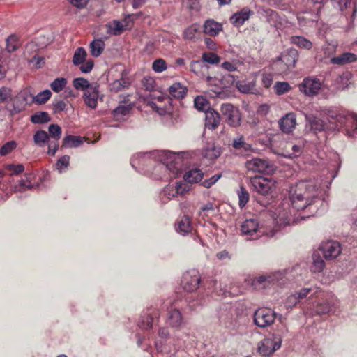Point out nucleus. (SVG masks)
Segmentation results:
<instances>
[{
	"mask_svg": "<svg viewBox=\"0 0 357 357\" xmlns=\"http://www.w3.org/2000/svg\"><path fill=\"white\" fill-rule=\"evenodd\" d=\"M69 162L70 157L68 155H63L58 160L56 166L59 173L64 172L68 168Z\"/></svg>",
	"mask_w": 357,
	"mask_h": 357,
	"instance_id": "nucleus-58",
	"label": "nucleus"
},
{
	"mask_svg": "<svg viewBox=\"0 0 357 357\" xmlns=\"http://www.w3.org/2000/svg\"><path fill=\"white\" fill-rule=\"evenodd\" d=\"M204 66L203 61H192L190 65V70L198 75L200 73L201 68Z\"/></svg>",
	"mask_w": 357,
	"mask_h": 357,
	"instance_id": "nucleus-63",
	"label": "nucleus"
},
{
	"mask_svg": "<svg viewBox=\"0 0 357 357\" xmlns=\"http://www.w3.org/2000/svg\"><path fill=\"white\" fill-rule=\"evenodd\" d=\"M252 13L251 10L249 8H243L240 11L234 13L230 18L231 22L235 26H240L244 24V22L248 20L250 15Z\"/></svg>",
	"mask_w": 357,
	"mask_h": 357,
	"instance_id": "nucleus-21",
	"label": "nucleus"
},
{
	"mask_svg": "<svg viewBox=\"0 0 357 357\" xmlns=\"http://www.w3.org/2000/svg\"><path fill=\"white\" fill-rule=\"evenodd\" d=\"M152 68L155 73H160L167 68V65L164 59H158L153 62Z\"/></svg>",
	"mask_w": 357,
	"mask_h": 357,
	"instance_id": "nucleus-57",
	"label": "nucleus"
},
{
	"mask_svg": "<svg viewBox=\"0 0 357 357\" xmlns=\"http://www.w3.org/2000/svg\"><path fill=\"white\" fill-rule=\"evenodd\" d=\"M241 232L243 236H250V239H256L263 235L268 237H273L275 235L273 230L268 232L263 226H259L257 220L254 218L247 219L242 223Z\"/></svg>",
	"mask_w": 357,
	"mask_h": 357,
	"instance_id": "nucleus-4",
	"label": "nucleus"
},
{
	"mask_svg": "<svg viewBox=\"0 0 357 357\" xmlns=\"http://www.w3.org/2000/svg\"><path fill=\"white\" fill-rule=\"evenodd\" d=\"M199 30V25L193 24L183 31V38L186 40H192L195 38Z\"/></svg>",
	"mask_w": 357,
	"mask_h": 357,
	"instance_id": "nucleus-51",
	"label": "nucleus"
},
{
	"mask_svg": "<svg viewBox=\"0 0 357 357\" xmlns=\"http://www.w3.org/2000/svg\"><path fill=\"white\" fill-rule=\"evenodd\" d=\"M338 305V300L333 296H330L319 302L317 305V312L319 314H325L335 311Z\"/></svg>",
	"mask_w": 357,
	"mask_h": 357,
	"instance_id": "nucleus-18",
	"label": "nucleus"
},
{
	"mask_svg": "<svg viewBox=\"0 0 357 357\" xmlns=\"http://www.w3.org/2000/svg\"><path fill=\"white\" fill-rule=\"evenodd\" d=\"M291 41L293 44L297 45L301 48H305L306 50H310L312 47V43L305 38L303 36H292Z\"/></svg>",
	"mask_w": 357,
	"mask_h": 357,
	"instance_id": "nucleus-37",
	"label": "nucleus"
},
{
	"mask_svg": "<svg viewBox=\"0 0 357 357\" xmlns=\"http://www.w3.org/2000/svg\"><path fill=\"white\" fill-rule=\"evenodd\" d=\"M82 144L80 137L68 135L64 137L63 146L68 147H78Z\"/></svg>",
	"mask_w": 357,
	"mask_h": 357,
	"instance_id": "nucleus-40",
	"label": "nucleus"
},
{
	"mask_svg": "<svg viewBox=\"0 0 357 357\" xmlns=\"http://www.w3.org/2000/svg\"><path fill=\"white\" fill-rule=\"evenodd\" d=\"M245 167L249 172L255 173H271L274 171V165L267 159L253 158L248 160Z\"/></svg>",
	"mask_w": 357,
	"mask_h": 357,
	"instance_id": "nucleus-9",
	"label": "nucleus"
},
{
	"mask_svg": "<svg viewBox=\"0 0 357 357\" xmlns=\"http://www.w3.org/2000/svg\"><path fill=\"white\" fill-rule=\"evenodd\" d=\"M188 152L163 151L160 155L161 167L169 169L174 174H178L182 167V159L188 158Z\"/></svg>",
	"mask_w": 357,
	"mask_h": 357,
	"instance_id": "nucleus-2",
	"label": "nucleus"
},
{
	"mask_svg": "<svg viewBox=\"0 0 357 357\" xmlns=\"http://www.w3.org/2000/svg\"><path fill=\"white\" fill-rule=\"evenodd\" d=\"M204 177V172L199 168L189 169L183 176L184 180L190 183H198Z\"/></svg>",
	"mask_w": 357,
	"mask_h": 357,
	"instance_id": "nucleus-27",
	"label": "nucleus"
},
{
	"mask_svg": "<svg viewBox=\"0 0 357 357\" xmlns=\"http://www.w3.org/2000/svg\"><path fill=\"white\" fill-rule=\"evenodd\" d=\"M319 288L317 287H312L308 288H303L299 291L295 292L297 298L301 301L302 299L307 297L309 294H316L318 293Z\"/></svg>",
	"mask_w": 357,
	"mask_h": 357,
	"instance_id": "nucleus-49",
	"label": "nucleus"
},
{
	"mask_svg": "<svg viewBox=\"0 0 357 357\" xmlns=\"http://www.w3.org/2000/svg\"><path fill=\"white\" fill-rule=\"evenodd\" d=\"M220 57L212 52H204L202 56V61H203L204 65V63L218 64L220 63Z\"/></svg>",
	"mask_w": 357,
	"mask_h": 357,
	"instance_id": "nucleus-41",
	"label": "nucleus"
},
{
	"mask_svg": "<svg viewBox=\"0 0 357 357\" xmlns=\"http://www.w3.org/2000/svg\"><path fill=\"white\" fill-rule=\"evenodd\" d=\"M48 132L50 136L53 138L54 141H58L61 137V128L57 124L50 125Z\"/></svg>",
	"mask_w": 357,
	"mask_h": 357,
	"instance_id": "nucleus-52",
	"label": "nucleus"
},
{
	"mask_svg": "<svg viewBox=\"0 0 357 357\" xmlns=\"http://www.w3.org/2000/svg\"><path fill=\"white\" fill-rule=\"evenodd\" d=\"M206 81L207 84L215 89H213L212 91L214 92L215 90H218V89L221 86L220 79H218L216 77H212L211 76H207L206 78Z\"/></svg>",
	"mask_w": 357,
	"mask_h": 357,
	"instance_id": "nucleus-64",
	"label": "nucleus"
},
{
	"mask_svg": "<svg viewBox=\"0 0 357 357\" xmlns=\"http://www.w3.org/2000/svg\"><path fill=\"white\" fill-rule=\"evenodd\" d=\"M298 24L301 26H313L319 20L318 13H305L297 17Z\"/></svg>",
	"mask_w": 357,
	"mask_h": 357,
	"instance_id": "nucleus-25",
	"label": "nucleus"
},
{
	"mask_svg": "<svg viewBox=\"0 0 357 357\" xmlns=\"http://www.w3.org/2000/svg\"><path fill=\"white\" fill-rule=\"evenodd\" d=\"M50 121L51 118L46 112H38L31 116V121L36 124L45 123Z\"/></svg>",
	"mask_w": 357,
	"mask_h": 357,
	"instance_id": "nucleus-35",
	"label": "nucleus"
},
{
	"mask_svg": "<svg viewBox=\"0 0 357 357\" xmlns=\"http://www.w3.org/2000/svg\"><path fill=\"white\" fill-rule=\"evenodd\" d=\"M73 85L75 89L85 92L86 90L89 89L91 84L85 78L77 77L73 79Z\"/></svg>",
	"mask_w": 357,
	"mask_h": 357,
	"instance_id": "nucleus-43",
	"label": "nucleus"
},
{
	"mask_svg": "<svg viewBox=\"0 0 357 357\" xmlns=\"http://www.w3.org/2000/svg\"><path fill=\"white\" fill-rule=\"evenodd\" d=\"M278 316L282 317L270 307H259L254 312L253 322L259 328H267L275 322Z\"/></svg>",
	"mask_w": 357,
	"mask_h": 357,
	"instance_id": "nucleus-5",
	"label": "nucleus"
},
{
	"mask_svg": "<svg viewBox=\"0 0 357 357\" xmlns=\"http://www.w3.org/2000/svg\"><path fill=\"white\" fill-rule=\"evenodd\" d=\"M67 79L64 77H59L55 79L50 84L51 89L56 93L60 92L66 86Z\"/></svg>",
	"mask_w": 357,
	"mask_h": 357,
	"instance_id": "nucleus-50",
	"label": "nucleus"
},
{
	"mask_svg": "<svg viewBox=\"0 0 357 357\" xmlns=\"http://www.w3.org/2000/svg\"><path fill=\"white\" fill-rule=\"evenodd\" d=\"M153 318L150 315L142 316L139 321L138 326L142 329H149L152 327Z\"/></svg>",
	"mask_w": 357,
	"mask_h": 357,
	"instance_id": "nucleus-59",
	"label": "nucleus"
},
{
	"mask_svg": "<svg viewBox=\"0 0 357 357\" xmlns=\"http://www.w3.org/2000/svg\"><path fill=\"white\" fill-rule=\"evenodd\" d=\"M162 199L166 198L167 200H170L177 195L175 187L168 185L164 188L160 194Z\"/></svg>",
	"mask_w": 357,
	"mask_h": 357,
	"instance_id": "nucleus-56",
	"label": "nucleus"
},
{
	"mask_svg": "<svg viewBox=\"0 0 357 357\" xmlns=\"http://www.w3.org/2000/svg\"><path fill=\"white\" fill-rule=\"evenodd\" d=\"M142 85L143 88L147 91H153L155 90L156 82L153 77L147 76L142 79Z\"/></svg>",
	"mask_w": 357,
	"mask_h": 357,
	"instance_id": "nucleus-48",
	"label": "nucleus"
},
{
	"mask_svg": "<svg viewBox=\"0 0 357 357\" xmlns=\"http://www.w3.org/2000/svg\"><path fill=\"white\" fill-rule=\"evenodd\" d=\"M187 88L180 82H175L169 88V94L176 99H182L187 93Z\"/></svg>",
	"mask_w": 357,
	"mask_h": 357,
	"instance_id": "nucleus-29",
	"label": "nucleus"
},
{
	"mask_svg": "<svg viewBox=\"0 0 357 357\" xmlns=\"http://www.w3.org/2000/svg\"><path fill=\"white\" fill-rule=\"evenodd\" d=\"M14 188L15 191L24 192L26 190H31L35 186L28 179H22Z\"/></svg>",
	"mask_w": 357,
	"mask_h": 357,
	"instance_id": "nucleus-53",
	"label": "nucleus"
},
{
	"mask_svg": "<svg viewBox=\"0 0 357 357\" xmlns=\"http://www.w3.org/2000/svg\"><path fill=\"white\" fill-rule=\"evenodd\" d=\"M357 61V55L351 52H344L331 59V62L336 65H344L354 63Z\"/></svg>",
	"mask_w": 357,
	"mask_h": 357,
	"instance_id": "nucleus-24",
	"label": "nucleus"
},
{
	"mask_svg": "<svg viewBox=\"0 0 357 357\" xmlns=\"http://www.w3.org/2000/svg\"><path fill=\"white\" fill-rule=\"evenodd\" d=\"M183 321L181 312L176 308L171 307L168 311L167 323L174 328H178Z\"/></svg>",
	"mask_w": 357,
	"mask_h": 357,
	"instance_id": "nucleus-22",
	"label": "nucleus"
},
{
	"mask_svg": "<svg viewBox=\"0 0 357 357\" xmlns=\"http://www.w3.org/2000/svg\"><path fill=\"white\" fill-rule=\"evenodd\" d=\"M296 119L295 114L290 112L285 114L278 121V126L284 133H291L295 129Z\"/></svg>",
	"mask_w": 357,
	"mask_h": 357,
	"instance_id": "nucleus-17",
	"label": "nucleus"
},
{
	"mask_svg": "<svg viewBox=\"0 0 357 357\" xmlns=\"http://www.w3.org/2000/svg\"><path fill=\"white\" fill-rule=\"evenodd\" d=\"M255 192L262 196H268L275 188V181L262 176H255L250 180Z\"/></svg>",
	"mask_w": 357,
	"mask_h": 357,
	"instance_id": "nucleus-10",
	"label": "nucleus"
},
{
	"mask_svg": "<svg viewBox=\"0 0 357 357\" xmlns=\"http://www.w3.org/2000/svg\"><path fill=\"white\" fill-rule=\"evenodd\" d=\"M130 82L128 79L121 77V79L114 80L110 85L111 91L114 92L120 91L124 89L128 88Z\"/></svg>",
	"mask_w": 357,
	"mask_h": 357,
	"instance_id": "nucleus-36",
	"label": "nucleus"
},
{
	"mask_svg": "<svg viewBox=\"0 0 357 357\" xmlns=\"http://www.w3.org/2000/svg\"><path fill=\"white\" fill-rule=\"evenodd\" d=\"M307 121L311 128L315 131H321L324 129V123L322 120L318 117L312 116L307 117Z\"/></svg>",
	"mask_w": 357,
	"mask_h": 357,
	"instance_id": "nucleus-46",
	"label": "nucleus"
},
{
	"mask_svg": "<svg viewBox=\"0 0 357 357\" xmlns=\"http://www.w3.org/2000/svg\"><path fill=\"white\" fill-rule=\"evenodd\" d=\"M106 27L107 33L111 36L120 35L124 30L123 24L118 20L107 23Z\"/></svg>",
	"mask_w": 357,
	"mask_h": 357,
	"instance_id": "nucleus-32",
	"label": "nucleus"
},
{
	"mask_svg": "<svg viewBox=\"0 0 357 357\" xmlns=\"http://www.w3.org/2000/svg\"><path fill=\"white\" fill-rule=\"evenodd\" d=\"M304 147V143L303 142H298V144H288L287 146V148H291L292 153H288L287 155V157L289 158H296L301 155L303 153Z\"/></svg>",
	"mask_w": 357,
	"mask_h": 357,
	"instance_id": "nucleus-39",
	"label": "nucleus"
},
{
	"mask_svg": "<svg viewBox=\"0 0 357 357\" xmlns=\"http://www.w3.org/2000/svg\"><path fill=\"white\" fill-rule=\"evenodd\" d=\"M321 81L317 77H305L298 85L299 91L309 98H314L319 95Z\"/></svg>",
	"mask_w": 357,
	"mask_h": 357,
	"instance_id": "nucleus-7",
	"label": "nucleus"
},
{
	"mask_svg": "<svg viewBox=\"0 0 357 357\" xmlns=\"http://www.w3.org/2000/svg\"><path fill=\"white\" fill-rule=\"evenodd\" d=\"M287 332V328L284 327L280 332H274L269 337L264 339L259 343V353L266 356L272 354L279 349L281 347L282 337Z\"/></svg>",
	"mask_w": 357,
	"mask_h": 357,
	"instance_id": "nucleus-3",
	"label": "nucleus"
},
{
	"mask_svg": "<svg viewBox=\"0 0 357 357\" xmlns=\"http://www.w3.org/2000/svg\"><path fill=\"white\" fill-rule=\"evenodd\" d=\"M222 29V24L213 20H207L204 24V32L210 36H217Z\"/></svg>",
	"mask_w": 357,
	"mask_h": 357,
	"instance_id": "nucleus-26",
	"label": "nucleus"
},
{
	"mask_svg": "<svg viewBox=\"0 0 357 357\" xmlns=\"http://www.w3.org/2000/svg\"><path fill=\"white\" fill-rule=\"evenodd\" d=\"M298 59V54L297 50L295 49H289L278 57V61L275 65L283 63L286 68L282 69V72L290 70L295 67V64L297 62Z\"/></svg>",
	"mask_w": 357,
	"mask_h": 357,
	"instance_id": "nucleus-15",
	"label": "nucleus"
},
{
	"mask_svg": "<svg viewBox=\"0 0 357 357\" xmlns=\"http://www.w3.org/2000/svg\"><path fill=\"white\" fill-rule=\"evenodd\" d=\"M220 123V116L213 109H208L206 112L205 126L208 129L215 130Z\"/></svg>",
	"mask_w": 357,
	"mask_h": 357,
	"instance_id": "nucleus-19",
	"label": "nucleus"
},
{
	"mask_svg": "<svg viewBox=\"0 0 357 357\" xmlns=\"http://www.w3.org/2000/svg\"><path fill=\"white\" fill-rule=\"evenodd\" d=\"M320 185L315 180L302 181L289 192L292 208L296 211L310 207L319 199Z\"/></svg>",
	"mask_w": 357,
	"mask_h": 357,
	"instance_id": "nucleus-1",
	"label": "nucleus"
},
{
	"mask_svg": "<svg viewBox=\"0 0 357 357\" xmlns=\"http://www.w3.org/2000/svg\"><path fill=\"white\" fill-rule=\"evenodd\" d=\"M275 93L278 95H282L288 92L291 86L288 82H277L274 86Z\"/></svg>",
	"mask_w": 357,
	"mask_h": 357,
	"instance_id": "nucleus-55",
	"label": "nucleus"
},
{
	"mask_svg": "<svg viewBox=\"0 0 357 357\" xmlns=\"http://www.w3.org/2000/svg\"><path fill=\"white\" fill-rule=\"evenodd\" d=\"M236 86L240 92L243 93H249L252 89V86L250 83L246 82L245 81L236 82Z\"/></svg>",
	"mask_w": 357,
	"mask_h": 357,
	"instance_id": "nucleus-62",
	"label": "nucleus"
},
{
	"mask_svg": "<svg viewBox=\"0 0 357 357\" xmlns=\"http://www.w3.org/2000/svg\"><path fill=\"white\" fill-rule=\"evenodd\" d=\"M50 139L47 132L44 130L36 131L33 135L34 143L40 147L44 146Z\"/></svg>",
	"mask_w": 357,
	"mask_h": 357,
	"instance_id": "nucleus-34",
	"label": "nucleus"
},
{
	"mask_svg": "<svg viewBox=\"0 0 357 357\" xmlns=\"http://www.w3.org/2000/svg\"><path fill=\"white\" fill-rule=\"evenodd\" d=\"M206 303V300L202 296H197L196 299H191L188 301V306L191 310H196L198 307L202 306Z\"/></svg>",
	"mask_w": 357,
	"mask_h": 357,
	"instance_id": "nucleus-60",
	"label": "nucleus"
},
{
	"mask_svg": "<svg viewBox=\"0 0 357 357\" xmlns=\"http://www.w3.org/2000/svg\"><path fill=\"white\" fill-rule=\"evenodd\" d=\"M351 78L352 75L349 72L344 73L340 75L337 79V86L336 87V89L337 92L347 89L351 84Z\"/></svg>",
	"mask_w": 357,
	"mask_h": 357,
	"instance_id": "nucleus-31",
	"label": "nucleus"
},
{
	"mask_svg": "<svg viewBox=\"0 0 357 357\" xmlns=\"http://www.w3.org/2000/svg\"><path fill=\"white\" fill-rule=\"evenodd\" d=\"M337 93V91L336 88L332 89L330 86L324 84L323 82H321V89L319 95H320L321 98L324 99H329L334 96Z\"/></svg>",
	"mask_w": 357,
	"mask_h": 357,
	"instance_id": "nucleus-38",
	"label": "nucleus"
},
{
	"mask_svg": "<svg viewBox=\"0 0 357 357\" xmlns=\"http://www.w3.org/2000/svg\"><path fill=\"white\" fill-rule=\"evenodd\" d=\"M133 107L132 103L121 102L112 112L113 118L116 121H121L124 117L129 115Z\"/></svg>",
	"mask_w": 357,
	"mask_h": 357,
	"instance_id": "nucleus-20",
	"label": "nucleus"
},
{
	"mask_svg": "<svg viewBox=\"0 0 357 357\" xmlns=\"http://www.w3.org/2000/svg\"><path fill=\"white\" fill-rule=\"evenodd\" d=\"M201 282V276L197 270L186 271L182 278L181 284L186 291L192 292L197 290Z\"/></svg>",
	"mask_w": 357,
	"mask_h": 357,
	"instance_id": "nucleus-11",
	"label": "nucleus"
},
{
	"mask_svg": "<svg viewBox=\"0 0 357 357\" xmlns=\"http://www.w3.org/2000/svg\"><path fill=\"white\" fill-rule=\"evenodd\" d=\"M275 280V275H262L255 278L252 284L255 289L265 287L266 284L271 283Z\"/></svg>",
	"mask_w": 357,
	"mask_h": 357,
	"instance_id": "nucleus-30",
	"label": "nucleus"
},
{
	"mask_svg": "<svg viewBox=\"0 0 357 357\" xmlns=\"http://www.w3.org/2000/svg\"><path fill=\"white\" fill-rule=\"evenodd\" d=\"M220 112L229 126L238 128L241 126L242 116L237 107L230 103H225L221 105Z\"/></svg>",
	"mask_w": 357,
	"mask_h": 357,
	"instance_id": "nucleus-6",
	"label": "nucleus"
},
{
	"mask_svg": "<svg viewBox=\"0 0 357 357\" xmlns=\"http://www.w3.org/2000/svg\"><path fill=\"white\" fill-rule=\"evenodd\" d=\"M289 206V204H282L276 209L275 220L277 224L289 225L297 222L298 218L292 215Z\"/></svg>",
	"mask_w": 357,
	"mask_h": 357,
	"instance_id": "nucleus-12",
	"label": "nucleus"
},
{
	"mask_svg": "<svg viewBox=\"0 0 357 357\" xmlns=\"http://www.w3.org/2000/svg\"><path fill=\"white\" fill-rule=\"evenodd\" d=\"M194 105L197 109L206 112L209 109L208 100L202 96H197L194 100Z\"/></svg>",
	"mask_w": 357,
	"mask_h": 357,
	"instance_id": "nucleus-44",
	"label": "nucleus"
},
{
	"mask_svg": "<svg viewBox=\"0 0 357 357\" xmlns=\"http://www.w3.org/2000/svg\"><path fill=\"white\" fill-rule=\"evenodd\" d=\"M192 229L191 221L188 215H184L176 225V231L182 235L189 234L191 232Z\"/></svg>",
	"mask_w": 357,
	"mask_h": 357,
	"instance_id": "nucleus-28",
	"label": "nucleus"
},
{
	"mask_svg": "<svg viewBox=\"0 0 357 357\" xmlns=\"http://www.w3.org/2000/svg\"><path fill=\"white\" fill-rule=\"evenodd\" d=\"M328 116L340 125H344L349 121H352L355 126L353 132L354 134H357V114L340 109L337 111H329Z\"/></svg>",
	"mask_w": 357,
	"mask_h": 357,
	"instance_id": "nucleus-13",
	"label": "nucleus"
},
{
	"mask_svg": "<svg viewBox=\"0 0 357 357\" xmlns=\"http://www.w3.org/2000/svg\"><path fill=\"white\" fill-rule=\"evenodd\" d=\"M324 257L327 260L337 258L342 252V248L339 242L336 241H327L323 242L319 247Z\"/></svg>",
	"mask_w": 357,
	"mask_h": 357,
	"instance_id": "nucleus-14",
	"label": "nucleus"
},
{
	"mask_svg": "<svg viewBox=\"0 0 357 357\" xmlns=\"http://www.w3.org/2000/svg\"><path fill=\"white\" fill-rule=\"evenodd\" d=\"M231 147L235 154L241 157L247 158L257 153V149L245 141V137L241 134H238L237 136L233 139Z\"/></svg>",
	"mask_w": 357,
	"mask_h": 357,
	"instance_id": "nucleus-8",
	"label": "nucleus"
},
{
	"mask_svg": "<svg viewBox=\"0 0 357 357\" xmlns=\"http://www.w3.org/2000/svg\"><path fill=\"white\" fill-rule=\"evenodd\" d=\"M51 96L52 92L50 90H44L33 97V102L37 103L38 105L45 104L51 98Z\"/></svg>",
	"mask_w": 357,
	"mask_h": 357,
	"instance_id": "nucleus-45",
	"label": "nucleus"
},
{
	"mask_svg": "<svg viewBox=\"0 0 357 357\" xmlns=\"http://www.w3.org/2000/svg\"><path fill=\"white\" fill-rule=\"evenodd\" d=\"M105 43L102 39H96L90 44V52L94 57H98L105 49Z\"/></svg>",
	"mask_w": 357,
	"mask_h": 357,
	"instance_id": "nucleus-33",
	"label": "nucleus"
},
{
	"mask_svg": "<svg viewBox=\"0 0 357 357\" xmlns=\"http://www.w3.org/2000/svg\"><path fill=\"white\" fill-rule=\"evenodd\" d=\"M238 197L239 199L238 205L241 208H243L249 200V193L244 187L241 186L238 191Z\"/></svg>",
	"mask_w": 357,
	"mask_h": 357,
	"instance_id": "nucleus-47",
	"label": "nucleus"
},
{
	"mask_svg": "<svg viewBox=\"0 0 357 357\" xmlns=\"http://www.w3.org/2000/svg\"><path fill=\"white\" fill-rule=\"evenodd\" d=\"M17 146V144L15 141H10L6 143L0 149V155H6L13 151Z\"/></svg>",
	"mask_w": 357,
	"mask_h": 357,
	"instance_id": "nucleus-61",
	"label": "nucleus"
},
{
	"mask_svg": "<svg viewBox=\"0 0 357 357\" xmlns=\"http://www.w3.org/2000/svg\"><path fill=\"white\" fill-rule=\"evenodd\" d=\"M325 266V262L322 258L319 256H313V264L312 266V269L313 272L319 273L323 271Z\"/></svg>",
	"mask_w": 357,
	"mask_h": 357,
	"instance_id": "nucleus-54",
	"label": "nucleus"
},
{
	"mask_svg": "<svg viewBox=\"0 0 357 357\" xmlns=\"http://www.w3.org/2000/svg\"><path fill=\"white\" fill-rule=\"evenodd\" d=\"M221 86L218 89V90H215L214 93L218 98H225V89H227L230 87L235 83V77L231 74H227L220 79Z\"/></svg>",
	"mask_w": 357,
	"mask_h": 357,
	"instance_id": "nucleus-23",
	"label": "nucleus"
},
{
	"mask_svg": "<svg viewBox=\"0 0 357 357\" xmlns=\"http://www.w3.org/2000/svg\"><path fill=\"white\" fill-rule=\"evenodd\" d=\"M86 57V52L83 47H78L73 55V63L75 66H79L84 63Z\"/></svg>",
	"mask_w": 357,
	"mask_h": 357,
	"instance_id": "nucleus-42",
	"label": "nucleus"
},
{
	"mask_svg": "<svg viewBox=\"0 0 357 357\" xmlns=\"http://www.w3.org/2000/svg\"><path fill=\"white\" fill-rule=\"evenodd\" d=\"M82 98L87 107L95 109L99 98V84L96 82L91 83L89 89L84 92Z\"/></svg>",
	"mask_w": 357,
	"mask_h": 357,
	"instance_id": "nucleus-16",
	"label": "nucleus"
}]
</instances>
